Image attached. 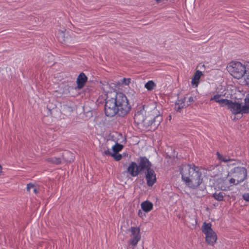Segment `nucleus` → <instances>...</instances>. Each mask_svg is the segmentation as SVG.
<instances>
[{
	"label": "nucleus",
	"mask_w": 249,
	"mask_h": 249,
	"mask_svg": "<svg viewBox=\"0 0 249 249\" xmlns=\"http://www.w3.org/2000/svg\"><path fill=\"white\" fill-rule=\"evenodd\" d=\"M124 146L120 143H117L112 147V150L114 153H118L123 148Z\"/></svg>",
	"instance_id": "24"
},
{
	"label": "nucleus",
	"mask_w": 249,
	"mask_h": 249,
	"mask_svg": "<svg viewBox=\"0 0 249 249\" xmlns=\"http://www.w3.org/2000/svg\"><path fill=\"white\" fill-rule=\"evenodd\" d=\"M138 215L141 217H142L143 216L145 215V213L140 210L138 212Z\"/></svg>",
	"instance_id": "37"
},
{
	"label": "nucleus",
	"mask_w": 249,
	"mask_h": 249,
	"mask_svg": "<svg viewBox=\"0 0 249 249\" xmlns=\"http://www.w3.org/2000/svg\"><path fill=\"white\" fill-rule=\"evenodd\" d=\"M243 199L246 202H249V193H245L242 196Z\"/></svg>",
	"instance_id": "33"
},
{
	"label": "nucleus",
	"mask_w": 249,
	"mask_h": 249,
	"mask_svg": "<svg viewBox=\"0 0 249 249\" xmlns=\"http://www.w3.org/2000/svg\"><path fill=\"white\" fill-rule=\"evenodd\" d=\"M229 71L234 78H242L246 72V67L239 62H232L228 67Z\"/></svg>",
	"instance_id": "4"
},
{
	"label": "nucleus",
	"mask_w": 249,
	"mask_h": 249,
	"mask_svg": "<svg viewBox=\"0 0 249 249\" xmlns=\"http://www.w3.org/2000/svg\"><path fill=\"white\" fill-rule=\"evenodd\" d=\"M149 115H146V111L144 109V106L140 107L136 111L134 117V122L138 126L147 128L150 124Z\"/></svg>",
	"instance_id": "3"
},
{
	"label": "nucleus",
	"mask_w": 249,
	"mask_h": 249,
	"mask_svg": "<svg viewBox=\"0 0 249 249\" xmlns=\"http://www.w3.org/2000/svg\"><path fill=\"white\" fill-rule=\"evenodd\" d=\"M246 70H249V62H248V64L246 65Z\"/></svg>",
	"instance_id": "39"
},
{
	"label": "nucleus",
	"mask_w": 249,
	"mask_h": 249,
	"mask_svg": "<svg viewBox=\"0 0 249 249\" xmlns=\"http://www.w3.org/2000/svg\"><path fill=\"white\" fill-rule=\"evenodd\" d=\"M127 172L132 177H137L141 174L140 172L138 164L134 161H132L127 168Z\"/></svg>",
	"instance_id": "8"
},
{
	"label": "nucleus",
	"mask_w": 249,
	"mask_h": 249,
	"mask_svg": "<svg viewBox=\"0 0 249 249\" xmlns=\"http://www.w3.org/2000/svg\"><path fill=\"white\" fill-rule=\"evenodd\" d=\"M206 235V241L210 245H213L217 240V235L213 231Z\"/></svg>",
	"instance_id": "13"
},
{
	"label": "nucleus",
	"mask_w": 249,
	"mask_h": 249,
	"mask_svg": "<svg viewBox=\"0 0 249 249\" xmlns=\"http://www.w3.org/2000/svg\"><path fill=\"white\" fill-rule=\"evenodd\" d=\"M226 196V195L223 192H219L218 193H215L213 195V197L216 200L218 201H223L224 200V197Z\"/></svg>",
	"instance_id": "19"
},
{
	"label": "nucleus",
	"mask_w": 249,
	"mask_h": 249,
	"mask_svg": "<svg viewBox=\"0 0 249 249\" xmlns=\"http://www.w3.org/2000/svg\"><path fill=\"white\" fill-rule=\"evenodd\" d=\"M202 71L197 70L195 75H194L191 83L193 85L195 86V87H197L198 83L199 82V79L201 75H202Z\"/></svg>",
	"instance_id": "16"
},
{
	"label": "nucleus",
	"mask_w": 249,
	"mask_h": 249,
	"mask_svg": "<svg viewBox=\"0 0 249 249\" xmlns=\"http://www.w3.org/2000/svg\"><path fill=\"white\" fill-rule=\"evenodd\" d=\"M216 155L217 159H218L219 160L224 162H229V163L227 164V166L229 167L231 166L236 165V163L235 162H231L236 160L234 159H231L229 156H223L218 152H216Z\"/></svg>",
	"instance_id": "9"
},
{
	"label": "nucleus",
	"mask_w": 249,
	"mask_h": 249,
	"mask_svg": "<svg viewBox=\"0 0 249 249\" xmlns=\"http://www.w3.org/2000/svg\"><path fill=\"white\" fill-rule=\"evenodd\" d=\"M156 86V84L152 80L148 81L144 85V87L149 91L153 90Z\"/></svg>",
	"instance_id": "22"
},
{
	"label": "nucleus",
	"mask_w": 249,
	"mask_h": 249,
	"mask_svg": "<svg viewBox=\"0 0 249 249\" xmlns=\"http://www.w3.org/2000/svg\"><path fill=\"white\" fill-rule=\"evenodd\" d=\"M145 178L147 181V185L149 186H152L156 182V174L153 169H151L144 172Z\"/></svg>",
	"instance_id": "7"
},
{
	"label": "nucleus",
	"mask_w": 249,
	"mask_h": 249,
	"mask_svg": "<svg viewBox=\"0 0 249 249\" xmlns=\"http://www.w3.org/2000/svg\"><path fill=\"white\" fill-rule=\"evenodd\" d=\"M196 100V97H190L188 99V102H189V104H187L186 107L190 105L191 103L194 102Z\"/></svg>",
	"instance_id": "32"
},
{
	"label": "nucleus",
	"mask_w": 249,
	"mask_h": 249,
	"mask_svg": "<svg viewBox=\"0 0 249 249\" xmlns=\"http://www.w3.org/2000/svg\"><path fill=\"white\" fill-rule=\"evenodd\" d=\"M88 77L83 73L81 72L78 76L77 78L76 83L77 85V88L78 89H81L84 86L85 83L87 81Z\"/></svg>",
	"instance_id": "10"
},
{
	"label": "nucleus",
	"mask_w": 249,
	"mask_h": 249,
	"mask_svg": "<svg viewBox=\"0 0 249 249\" xmlns=\"http://www.w3.org/2000/svg\"><path fill=\"white\" fill-rule=\"evenodd\" d=\"M126 96L122 92L116 93L114 98L106 99L105 105V113L107 116L112 117L115 115L124 117L131 109Z\"/></svg>",
	"instance_id": "1"
},
{
	"label": "nucleus",
	"mask_w": 249,
	"mask_h": 249,
	"mask_svg": "<svg viewBox=\"0 0 249 249\" xmlns=\"http://www.w3.org/2000/svg\"><path fill=\"white\" fill-rule=\"evenodd\" d=\"M130 231L131 232V236H136L137 234V232L138 234H140V229L139 228L132 227Z\"/></svg>",
	"instance_id": "25"
},
{
	"label": "nucleus",
	"mask_w": 249,
	"mask_h": 249,
	"mask_svg": "<svg viewBox=\"0 0 249 249\" xmlns=\"http://www.w3.org/2000/svg\"><path fill=\"white\" fill-rule=\"evenodd\" d=\"M111 157H112L116 161L120 160L122 158V155L118 153H113L112 155H111Z\"/></svg>",
	"instance_id": "28"
},
{
	"label": "nucleus",
	"mask_w": 249,
	"mask_h": 249,
	"mask_svg": "<svg viewBox=\"0 0 249 249\" xmlns=\"http://www.w3.org/2000/svg\"><path fill=\"white\" fill-rule=\"evenodd\" d=\"M34 188V185L32 183H29L27 184V191L30 192L31 189Z\"/></svg>",
	"instance_id": "35"
},
{
	"label": "nucleus",
	"mask_w": 249,
	"mask_h": 249,
	"mask_svg": "<svg viewBox=\"0 0 249 249\" xmlns=\"http://www.w3.org/2000/svg\"><path fill=\"white\" fill-rule=\"evenodd\" d=\"M241 108V104L236 102H233L232 101H231L228 109H230L233 114L236 115L240 113Z\"/></svg>",
	"instance_id": "11"
},
{
	"label": "nucleus",
	"mask_w": 249,
	"mask_h": 249,
	"mask_svg": "<svg viewBox=\"0 0 249 249\" xmlns=\"http://www.w3.org/2000/svg\"><path fill=\"white\" fill-rule=\"evenodd\" d=\"M236 179L235 178H232L229 180V182L233 185H237L238 184H236Z\"/></svg>",
	"instance_id": "34"
},
{
	"label": "nucleus",
	"mask_w": 249,
	"mask_h": 249,
	"mask_svg": "<svg viewBox=\"0 0 249 249\" xmlns=\"http://www.w3.org/2000/svg\"><path fill=\"white\" fill-rule=\"evenodd\" d=\"M113 153H112L109 149H107V150H105L104 152H103V154L104 155H107V156H111V155H112Z\"/></svg>",
	"instance_id": "36"
},
{
	"label": "nucleus",
	"mask_w": 249,
	"mask_h": 249,
	"mask_svg": "<svg viewBox=\"0 0 249 249\" xmlns=\"http://www.w3.org/2000/svg\"><path fill=\"white\" fill-rule=\"evenodd\" d=\"M34 189V192L35 193V194H37L38 192H39V191H38V189L35 188L34 187V188H33Z\"/></svg>",
	"instance_id": "38"
},
{
	"label": "nucleus",
	"mask_w": 249,
	"mask_h": 249,
	"mask_svg": "<svg viewBox=\"0 0 249 249\" xmlns=\"http://www.w3.org/2000/svg\"><path fill=\"white\" fill-rule=\"evenodd\" d=\"M150 119L149 121H150L149 126L153 125L154 127L158 126L162 120V116L160 115H156V116L154 115H149Z\"/></svg>",
	"instance_id": "12"
},
{
	"label": "nucleus",
	"mask_w": 249,
	"mask_h": 249,
	"mask_svg": "<svg viewBox=\"0 0 249 249\" xmlns=\"http://www.w3.org/2000/svg\"><path fill=\"white\" fill-rule=\"evenodd\" d=\"M56 108L55 105L51 106L50 104L47 106V109L49 110V111L50 112V114H52V111L55 109Z\"/></svg>",
	"instance_id": "30"
},
{
	"label": "nucleus",
	"mask_w": 249,
	"mask_h": 249,
	"mask_svg": "<svg viewBox=\"0 0 249 249\" xmlns=\"http://www.w3.org/2000/svg\"><path fill=\"white\" fill-rule=\"evenodd\" d=\"M218 103L221 106H227L228 108L230 105L231 100H228L226 99H221L220 101H217Z\"/></svg>",
	"instance_id": "23"
},
{
	"label": "nucleus",
	"mask_w": 249,
	"mask_h": 249,
	"mask_svg": "<svg viewBox=\"0 0 249 249\" xmlns=\"http://www.w3.org/2000/svg\"><path fill=\"white\" fill-rule=\"evenodd\" d=\"M141 206L142 210L146 213L150 212L153 207L152 203L148 200L142 202Z\"/></svg>",
	"instance_id": "15"
},
{
	"label": "nucleus",
	"mask_w": 249,
	"mask_h": 249,
	"mask_svg": "<svg viewBox=\"0 0 249 249\" xmlns=\"http://www.w3.org/2000/svg\"><path fill=\"white\" fill-rule=\"evenodd\" d=\"M248 172L246 168L237 166L231 169L228 176H231L236 179V184H239L247 178Z\"/></svg>",
	"instance_id": "5"
},
{
	"label": "nucleus",
	"mask_w": 249,
	"mask_h": 249,
	"mask_svg": "<svg viewBox=\"0 0 249 249\" xmlns=\"http://www.w3.org/2000/svg\"><path fill=\"white\" fill-rule=\"evenodd\" d=\"M46 160L49 162H50L52 164H56V165L60 164L61 163V158H56L55 157L48 158Z\"/></svg>",
	"instance_id": "21"
},
{
	"label": "nucleus",
	"mask_w": 249,
	"mask_h": 249,
	"mask_svg": "<svg viewBox=\"0 0 249 249\" xmlns=\"http://www.w3.org/2000/svg\"><path fill=\"white\" fill-rule=\"evenodd\" d=\"M138 161L137 164L141 174L151 169L152 164L146 157H140Z\"/></svg>",
	"instance_id": "6"
},
{
	"label": "nucleus",
	"mask_w": 249,
	"mask_h": 249,
	"mask_svg": "<svg viewBox=\"0 0 249 249\" xmlns=\"http://www.w3.org/2000/svg\"><path fill=\"white\" fill-rule=\"evenodd\" d=\"M180 173L185 185L191 189L197 188L203 181L201 169L194 164L182 165Z\"/></svg>",
	"instance_id": "2"
},
{
	"label": "nucleus",
	"mask_w": 249,
	"mask_h": 249,
	"mask_svg": "<svg viewBox=\"0 0 249 249\" xmlns=\"http://www.w3.org/2000/svg\"><path fill=\"white\" fill-rule=\"evenodd\" d=\"M245 80L247 84H249V70L246 69V72L244 75Z\"/></svg>",
	"instance_id": "29"
},
{
	"label": "nucleus",
	"mask_w": 249,
	"mask_h": 249,
	"mask_svg": "<svg viewBox=\"0 0 249 249\" xmlns=\"http://www.w3.org/2000/svg\"><path fill=\"white\" fill-rule=\"evenodd\" d=\"M201 230L205 234L211 233L213 231V230L212 229V224L211 223H206L205 222L203 223Z\"/></svg>",
	"instance_id": "18"
},
{
	"label": "nucleus",
	"mask_w": 249,
	"mask_h": 249,
	"mask_svg": "<svg viewBox=\"0 0 249 249\" xmlns=\"http://www.w3.org/2000/svg\"><path fill=\"white\" fill-rule=\"evenodd\" d=\"M71 155V154L68 151H66L62 154V157L63 159L67 162H71V159H69L67 157Z\"/></svg>",
	"instance_id": "26"
},
{
	"label": "nucleus",
	"mask_w": 249,
	"mask_h": 249,
	"mask_svg": "<svg viewBox=\"0 0 249 249\" xmlns=\"http://www.w3.org/2000/svg\"><path fill=\"white\" fill-rule=\"evenodd\" d=\"M222 96H225V94H216V95H215L214 96L211 97L210 100L211 101H212V100H214L215 102L216 103H218V101H220V97Z\"/></svg>",
	"instance_id": "27"
},
{
	"label": "nucleus",
	"mask_w": 249,
	"mask_h": 249,
	"mask_svg": "<svg viewBox=\"0 0 249 249\" xmlns=\"http://www.w3.org/2000/svg\"><path fill=\"white\" fill-rule=\"evenodd\" d=\"M186 101V98H183L178 101L176 102L175 108L178 112H180L182 108L184 107H187L185 105V102Z\"/></svg>",
	"instance_id": "14"
},
{
	"label": "nucleus",
	"mask_w": 249,
	"mask_h": 249,
	"mask_svg": "<svg viewBox=\"0 0 249 249\" xmlns=\"http://www.w3.org/2000/svg\"><path fill=\"white\" fill-rule=\"evenodd\" d=\"M140 239L141 234L137 233V234L136 236H131V238L130 240V244L135 246L137 244L138 242L140 240Z\"/></svg>",
	"instance_id": "20"
},
{
	"label": "nucleus",
	"mask_w": 249,
	"mask_h": 249,
	"mask_svg": "<svg viewBox=\"0 0 249 249\" xmlns=\"http://www.w3.org/2000/svg\"><path fill=\"white\" fill-rule=\"evenodd\" d=\"M131 82L130 78H124L123 79L122 84L124 85H128Z\"/></svg>",
	"instance_id": "31"
},
{
	"label": "nucleus",
	"mask_w": 249,
	"mask_h": 249,
	"mask_svg": "<svg viewBox=\"0 0 249 249\" xmlns=\"http://www.w3.org/2000/svg\"><path fill=\"white\" fill-rule=\"evenodd\" d=\"M245 104L242 106L241 108L240 113L247 114L249 113V94H248L246 98L245 99Z\"/></svg>",
	"instance_id": "17"
}]
</instances>
